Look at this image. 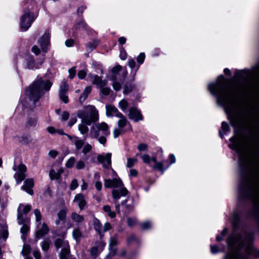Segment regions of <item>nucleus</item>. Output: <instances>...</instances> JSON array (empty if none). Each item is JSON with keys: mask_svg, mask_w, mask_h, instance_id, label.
<instances>
[{"mask_svg": "<svg viewBox=\"0 0 259 259\" xmlns=\"http://www.w3.org/2000/svg\"><path fill=\"white\" fill-rule=\"evenodd\" d=\"M208 89L216 98L217 104L224 108L232 126H237L240 119L236 96L241 92L240 84L227 83L224 76L221 75L215 82L208 84Z\"/></svg>", "mask_w": 259, "mask_h": 259, "instance_id": "obj_1", "label": "nucleus"}, {"mask_svg": "<svg viewBox=\"0 0 259 259\" xmlns=\"http://www.w3.org/2000/svg\"><path fill=\"white\" fill-rule=\"evenodd\" d=\"M254 163H239L238 196L253 202L259 199V168Z\"/></svg>", "mask_w": 259, "mask_h": 259, "instance_id": "obj_2", "label": "nucleus"}, {"mask_svg": "<svg viewBox=\"0 0 259 259\" xmlns=\"http://www.w3.org/2000/svg\"><path fill=\"white\" fill-rule=\"evenodd\" d=\"M252 238L250 233L239 235L233 233L230 235L227 241L230 252L225 259H248V255L252 253L253 249L251 245Z\"/></svg>", "mask_w": 259, "mask_h": 259, "instance_id": "obj_3", "label": "nucleus"}, {"mask_svg": "<svg viewBox=\"0 0 259 259\" xmlns=\"http://www.w3.org/2000/svg\"><path fill=\"white\" fill-rule=\"evenodd\" d=\"M52 83L48 80L39 78L34 81L26 90V98L23 105L30 109L34 108L36 103L43 96L45 92L50 90Z\"/></svg>", "mask_w": 259, "mask_h": 259, "instance_id": "obj_4", "label": "nucleus"}, {"mask_svg": "<svg viewBox=\"0 0 259 259\" xmlns=\"http://www.w3.org/2000/svg\"><path fill=\"white\" fill-rule=\"evenodd\" d=\"M104 186L107 188H113L112 195L114 199L119 200L121 196H125L128 194V191L119 178L104 180Z\"/></svg>", "mask_w": 259, "mask_h": 259, "instance_id": "obj_5", "label": "nucleus"}, {"mask_svg": "<svg viewBox=\"0 0 259 259\" xmlns=\"http://www.w3.org/2000/svg\"><path fill=\"white\" fill-rule=\"evenodd\" d=\"M77 116L81 119L83 123L87 125H91L92 122L99 119L98 111L95 107L92 105L86 106L82 110H78Z\"/></svg>", "mask_w": 259, "mask_h": 259, "instance_id": "obj_6", "label": "nucleus"}, {"mask_svg": "<svg viewBox=\"0 0 259 259\" xmlns=\"http://www.w3.org/2000/svg\"><path fill=\"white\" fill-rule=\"evenodd\" d=\"M119 120L117 121L118 128L114 129L113 134L114 138H117L120 135L125 133L126 132H132L133 128L130 122L122 113L117 117Z\"/></svg>", "mask_w": 259, "mask_h": 259, "instance_id": "obj_7", "label": "nucleus"}, {"mask_svg": "<svg viewBox=\"0 0 259 259\" xmlns=\"http://www.w3.org/2000/svg\"><path fill=\"white\" fill-rule=\"evenodd\" d=\"M35 18L32 12L29 10H25L23 15L21 17V29L22 31H26L31 26Z\"/></svg>", "mask_w": 259, "mask_h": 259, "instance_id": "obj_8", "label": "nucleus"}, {"mask_svg": "<svg viewBox=\"0 0 259 259\" xmlns=\"http://www.w3.org/2000/svg\"><path fill=\"white\" fill-rule=\"evenodd\" d=\"M54 245L57 250L62 247L60 253V258L65 259L66 254H69L70 253L68 242L63 238H57L54 241Z\"/></svg>", "mask_w": 259, "mask_h": 259, "instance_id": "obj_9", "label": "nucleus"}, {"mask_svg": "<svg viewBox=\"0 0 259 259\" xmlns=\"http://www.w3.org/2000/svg\"><path fill=\"white\" fill-rule=\"evenodd\" d=\"M230 141L231 143L229 145V147L235 150L240 157L242 156L245 153L242 140L239 137H232Z\"/></svg>", "mask_w": 259, "mask_h": 259, "instance_id": "obj_10", "label": "nucleus"}, {"mask_svg": "<svg viewBox=\"0 0 259 259\" xmlns=\"http://www.w3.org/2000/svg\"><path fill=\"white\" fill-rule=\"evenodd\" d=\"M14 170L16 171L14 177L17 184H20L25 178V172L26 171V167L23 163H19L18 165L15 164L13 166Z\"/></svg>", "mask_w": 259, "mask_h": 259, "instance_id": "obj_11", "label": "nucleus"}, {"mask_svg": "<svg viewBox=\"0 0 259 259\" xmlns=\"http://www.w3.org/2000/svg\"><path fill=\"white\" fill-rule=\"evenodd\" d=\"M31 209V206L29 204L23 205L21 203L17 209V220L19 225H22L25 223L23 214H27Z\"/></svg>", "mask_w": 259, "mask_h": 259, "instance_id": "obj_12", "label": "nucleus"}, {"mask_svg": "<svg viewBox=\"0 0 259 259\" xmlns=\"http://www.w3.org/2000/svg\"><path fill=\"white\" fill-rule=\"evenodd\" d=\"M128 118L135 122H138L143 120L142 114L136 107L133 106L130 108L128 114Z\"/></svg>", "mask_w": 259, "mask_h": 259, "instance_id": "obj_13", "label": "nucleus"}, {"mask_svg": "<svg viewBox=\"0 0 259 259\" xmlns=\"http://www.w3.org/2000/svg\"><path fill=\"white\" fill-rule=\"evenodd\" d=\"M88 77L92 80V83L96 85L97 88H100L105 87L107 83L106 79H102V78L98 75L90 73Z\"/></svg>", "mask_w": 259, "mask_h": 259, "instance_id": "obj_14", "label": "nucleus"}, {"mask_svg": "<svg viewBox=\"0 0 259 259\" xmlns=\"http://www.w3.org/2000/svg\"><path fill=\"white\" fill-rule=\"evenodd\" d=\"M68 91V85L67 82L65 80H63L62 82L61 85H60L59 95L60 99L64 103H67L68 102V98L66 95V94Z\"/></svg>", "mask_w": 259, "mask_h": 259, "instance_id": "obj_15", "label": "nucleus"}, {"mask_svg": "<svg viewBox=\"0 0 259 259\" xmlns=\"http://www.w3.org/2000/svg\"><path fill=\"white\" fill-rule=\"evenodd\" d=\"M96 126L97 129L95 133L96 138H98L100 136L101 131L103 132V134L105 136H108L110 134L108 125L106 123L103 122L100 123H97Z\"/></svg>", "mask_w": 259, "mask_h": 259, "instance_id": "obj_16", "label": "nucleus"}, {"mask_svg": "<svg viewBox=\"0 0 259 259\" xmlns=\"http://www.w3.org/2000/svg\"><path fill=\"white\" fill-rule=\"evenodd\" d=\"M119 244L118 235L115 234L110 237L109 240V254L112 256L116 254L117 248L116 246Z\"/></svg>", "mask_w": 259, "mask_h": 259, "instance_id": "obj_17", "label": "nucleus"}, {"mask_svg": "<svg viewBox=\"0 0 259 259\" xmlns=\"http://www.w3.org/2000/svg\"><path fill=\"white\" fill-rule=\"evenodd\" d=\"M64 172V170L60 167L59 164L54 165L49 172V176L51 180H58L60 178L61 175Z\"/></svg>", "mask_w": 259, "mask_h": 259, "instance_id": "obj_18", "label": "nucleus"}, {"mask_svg": "<svg viewBox=\"0 0 259 259\" xmlns=\"http://www.w3.org/2000/svg\"><path fill=\"white\" fill-rule=\"evenodd\" d=\"M37 230L36 231L35 237L37 239L42 238L47 235L49 232V228L48 225L44 223L41 224L39 223L37 226Z\"/></svg>", "mask_w": 259, "mask_h": 259, "instance_id": "obj_19", "label": "nucleus"}, {"mask_svg": "<svg viewBox=\"0 0 259 259\" xmlns=\"http://www.w3.org/2000/svg\"><path fill=\"white\" fill-rule=\"evenodd\" d=\"M50 34L49 31L47 30L39 40V44L44 52H46V48L50 44Z\"/></svg>", "mask_w": 259, "mask_h": 259, "instance_id": "obj_20", "label": "nucleus"}, {"mask_svg": "<svg viewBox=\"0 0 259 259\" xmlns=\"http://www.w3.org/2000/svg\"><path fill=\"white\" fill-rule=\"evenodd\" d=\"M121 114L118 109L111 105H106V114L107 117L119 116Z\"/></svg>", "mask_w": 259, "mask_h": 259, "instance_id": "obj_21", "label": "nucleus"}, {"mask_svg": "<svg viewBox=\"0 0 259 259\" xmlns=\"http://www.w3.org/2000/svg\"><path fill=\"white\" fill-rule=\"evenodd\" d=\"M34 186L33 180L32 179H27L24 182V185L22 186L21 189L26 191L28 194L32 195L33 191L32 188Z\"/></svg>", "mask_w": 259, "mask_h": 259, "instance_id": "obj_22", "label": "nucleus"}, {"mask_svg": "<svg viewBox=\"0 0 259 259\" xmlns=\"http://www.w3.org/2000/svg\"><path fill=\"white\" fill-rule=\"evenodd\" d=\"M73 202L77 204L79 209L81 210L84 208L87 204L84 195L81 193L77 194L75 196Z\"/></svg>", "mask_w": 259, "mask_h": 259, "instance_id": "obj_23", "label": "nucleus"}, {"mask_svg": "<svg viewBox=\"0 0 259 259\" xmlns=\"http://www.w3.org/2000/svg\"><path fill=\"white\" fill-rule=\"evenodd\" d=\"M25 60L26 64V68L29 69H34V68H37L35 65L34 58L31 55H26L25 56Z\"/></svg>", "mask_w": 259, "mask_h": 259, "instance_id": "obj_24", "label": "nucleus"}, {"mask_svg": "<svg viewBox=\"0 0 259 259\" xmlns=\"http://www.w3.org/2000/svg\"><path fill=\"white\" fill-rule=\"evenodd\" d=\"M9 233L8 226L6 224H0V240H6L8 237Z\"/></svg>", "mask_w": 259, "mask_h": 259, "instance_id": "obj_25", "label": "nucleus"}, {"mask_svg": "<svg viewBox=\"0 0 259 259\" xmlns=\"http://www.w3.org/2000/svg\"><path fill=\"white\" fill-rule=\"evenodd\" d=\"M149 166L151 167L154 170H157L163 172L164 170L167 168L169 165L164 166L163 165L162 163H148Z\"/></svg>", "mask_w": 259, "mask_h": 259, "instance_id": "obj_26", "label": "nucleus"}, {"mask_svg": "<svg viewBox=\"0 0 259 259\" xmlns=\"http://www.w3.org/2000/svg\"><path fill=\"white\" fill-rule=\"evenodd\" d=\"M70 218L72 220L76 223L77 225H79L82 223L84 220V217L82 215H80L75 212H73L70 215Z\"/></svg>", "mask_w": 259, "mask_h": 259, "instance_id": "obj_27", "label": "nucleus"}, {"mask_svg": "<svg viewBox=\"0 0 259 259\" xmlns=\"http://www.w3.org/2000/svg\"><path fill=\"white\" fill-rule=\"evenodd\" d=\"M92 91V87L89 86L87 87L84 90H83V93L80 95L79 98V102L80 103H82L87 99L88 97L89 94Z\"/></svg>", "mask_w": 259, "mask_h": 259, "instance_id": "obj_28", "label": "nucleus"}, {"mask_svg": "<svg viewBox=\"0 0 259 259\" xmlns=\"http://www.w3.org/2000/svg\"><path fill=\"white\" fill-rule=\"evenodd\" d=\"M52 245V241L49 238H46L41 242L40 246L42 251L47 252L51 245Z\"/></svg>", "mask_w": 259, "mask_h": 259, "instance_id": "obj_29", "label": "nucleus"}, {"mask_svg": "<svg viewBox=\"0 0 259 259\" xmlns=\"http://www.w3.org/2000/svg\"><path fill=\"white\" fill-rule=\"evenodd\" d=\"M93 224L94 229L97 232L99 235L101 234L102 225L99 219L96 217H93Z\"/></svg>", "mask_w": 259, "mask_h": 259, "instance_id": "obj_30", "label": "nucleus"}, {"mask_svg": "<svg viewBox=\"0 0 259 259\" xmlns=\"http://www.w3.org/2000/svg\"><path fill=\"white\" fill-rule=\"evenodd\" d=\"M99 162H111V153H103L98 156Z\"/></svg>", "mask_w": 259, "mask_h": 259, "instance_id": "obj_31", "label": "nucleus"}, {"mask_svg": "<svg viewBox=\"0 0 259 259\" xmlns=\"http://www.w3.org/2000/svg\"><path fill=\"white\" fill-rule=\"evenodd\" d=\"M73 144H74L75 148L77 150H80L85 144L84 140L76 136H74V141Z\"/></svg>", "mask_w": 259, "mask_h": 259, "instance_id": "obj_32", "label": "nucleus"}, {"mask_svg": "<svg viewBox=\"0 0 259 259\" xmlns=\"http://www.w3.org/2000/svg\"><path fill=\"white\" fill-rule=\"evenodd\" d=\"M72 236L76 241L80 240L82 237V233L79 228H76L73 230Z\"/></svg>", "mask_w": 259, "mask_h": 259, "instance_id": "obj_33", "label": "nucleus"}, {"mask_svg": "<svg viewBox=\"0 0 259 259\" xmlns=\"http://www.w3.org/2000/svg\"><path fill=\"white\" fill-rule=\"evenodd\" d=\"M68 210L66 208H64L59 211L57 214L58 219L60 221H64L67 217Z\"/></svg>", "mask_w": 259, "mask_h": 259, "instance_id": "obj_34", "label": "nucleus"}, {"mask_svg": "<svg viewBox=\"0 0 259 259\" xmlns=\"http://www.w3.org/2000/svg\"><path fill=\"white\" fill-rule=\"evenodd\" d=\"M127 201V200H125L121 202V204L123 207L125 212L129 213L133 210L134 206L132 204H126Z\"/></svg>", "mask_w": 259, "mask_h": 259, "instance_id": "obj_35", "label": "nucleus"}, {"mask_svg": "<svg viewBox=\"0 0 259 259\" xmlns=\"http://www.w3.org/2000/svg\"><path fill=\"white\" fill-rule=\"evenodd\" d=\"M103 209L111 218H114L116 217L115 212L114 211H111L110 206L105 205L103 206Z\"/></svg>", "mask_w": 259, "mask_h": 259, "instance_id": "obj_36", "label": "nucleus"}, {"mask_svg": "<svg viewBox=\"0 0 259 259\" xmlns=\"http://www.w3.org/2000/svg\"><path fill=\"white\" fill-rule=\"evenodd\" d=\"M138 223V221L136 217H128L127 218V224L128 227H133Z\"/></svg>", "mask_w": 259, "mask_h": 259, "instance_id": "obj_37", "label": "nucleus"}, {"mask_svg": "<svg viewBox=\"0 0 259 259\" xmlns=\"http://www.w3.org/2000/svg\"><path fill=\"white\" fill-rule=\"evenodd\" d=\"M118 106L123 112H125L128 106V103L125 99H122L119 102Z\"/></svg>", "mask_w": 259, "mask_h": 259, "instance_id": "obj_38", "label": "nucleus"}, {"mask_svg": "<svg viewBox=\"0 0 259 259\" xmlns=\"http://www.w3.org/2000/svg\"><path fill=\"white\" fill-rule=\"evenodd\" d=\"M87 124L83 123L82 121L81 123L78 125V128L81 134L83 135L88 132L89 128L87 127Z\"/></svg>", "mask_w": 259, "mask_h": 259, "instance_id": "obj_39", "label": "nucleus"}, {"mask_svg": "<svg viewBox=\"0 0 259 259\" xmlns=\"http://www.w3.org/2000/svg\"><path fill=\"white\" fill-rule=\"evenodd\" d=\"M112 229V226L109 222H106L104 224V226L102 227L101 234L100 235L102 237L104 233Z\"/></svg>", "mask_w": 259, "mask_h": 259, "instance_id": "obj_40", "label": "nucleus"}, {"mask_svg": "<svg viewBox=\"0 0 259 259\" xmlns=\"http://www.w3.org/2000/svg\"><path fill=\"white\" fill-rule=\"evenodd\" d=\"M111 80L113 81V82L112 83V87H113V89L114 90H115L116 91H119L121 89V84L119 82L116 81L115 80V77L112 76L111 78Z\"/></svg>", "mask_w": 259, "mask_h": 259, "instance_id": "obj_41", "label": "nucleus"}, {"mask_svg": "<svg viewBox=\"0 0 259 259\" xmlns=\"http://www.w3.org/2000/svg\"><path fill=\"white\" fill-rule=\"evenodd\" d=\"M37 123V119L35 118H29L26 123L27 127L35 126Z\"/></svg>", "mask_w": 259, "mask_h": 259, "instance_id": "obj_42", "label": "nucleus"}, {"mask_svg": "<svg viewBox=\"0 0 259 259\" xmlns=\"http://www.w3.org/2000/svg\"><path fill=\"white\" fill-rule=\"evenodd\" d=\"M145 59V55L144 53H141L137 58V61L138 62V63L139 64L138 66V69H139L140 65L142 64L144 61V60Z\"/></svg>", "mask_w": 259, "mask_h": 259, "instance_id": "obj_43", "label": "nucleus"}, {"mask_svg": "<svg viewBox=\"0 0 259 259\" xmlns=\"http://www.w3.org/2000/svg\"><path fill=\"white\" fill-rule=\"evenodd\" d=\"M33 213L35 217V221L38 224L39 223H40V221H41L42 218L40 211L38 209H35L33 210Z\"/></svg>", "mask_w": 259, "mask_h": 259, "instance_id": "obj_44", "label": "nucleus"}, {"mask_svg": "<svg viewBox=\"0 0 259 259\" xmlns=\"http://www.w3.org/2000/svg\"><path fill=\"white\" fill-rule=\"evenodd\" d=\"M87 26H87V24L85 23V22L83 20H82L80 22L77 23L75 25V29H87Z\"/></svg>", "mask_w": 259, "mask_h": 259, "instance_id": "obj_45", "label": "nucleus"}, {"mask_svg": "<svg viewBox=\"0 0 259 259\" xmlns=\"http://www.w3.org/2000/svg\"><path fill=\"white\" fill-rule=\"evenodd\" d=\"M134 86L130 84H126L124 87L123 93L124 94H127L131 92L133 89Z\"/></svg>", "mask_w": 259, "mask_h": 259, "instance_id": "obj_46", "label": "nucleus"}, {"mask_svg": "<svg viewBox=\"0 0 259 259\" xmlns=\"http://www.w3.org/2000/svg\"><path fill=\"white\" fill-rule=\"evenodd\" d=\"M140 227L142 230H148L151 228L152 224L149 221H146L140 224Z\"/></svg>", "mask_w": 259, "mask_h": 259, "instance_id": "obj_47", "label": "nucleus"}, {"mask_svg": "<svg viewBox=\"0 0 259 259\" xmlns=\"http://www.w3.org/2000/svg\"><path fill=\"white\" fill-rule=\"evenodd\" d=\"M82 152L84 154H86L90 152L92 149V146L89 143H85L82 147Z\"/></svg>", "mask_w": 259, "mask_h": 259, "instance_id": "obj_48", "label": "nucleus"}, {"mask_svg": "<svg viewBox=\"0 0 259 259\" xmlns=\"http://www.w3.org/2000/svg\"><path fill=\"white\" fill-rule=\"evenodd\" d=\"M98 249L97 246L93 247L92 248H91V249L90 250L91 255L94 259H95L97 257V256H98Z\"/></svg>", "mask_w": 259, "mask_h": 259, "instance_id": "obj_49", "label": "nucleus"}, {"mask_svg": "<svg viewBox=\"0 0 259 259\" xmlns=\"http://www.w3.org/2000/svg\"><path fill=\"white\" fill-rule=\"evenodd\" d=\"M100 89V93L104 96L108 95L110 93V89L108 87H102L99 88Z\"/></svg>", "mask_w": 259, "mask_h": 259, "instance_id": "obj_50", "label": "nucleus"}, {"mask_svg": "<svg viewBox=\"0 0 259 259\" xmlns=\"http://www.w3.org/2000/svg\"><path fill=\"white\" fill-rule=\"evenodd\" d=\"M98 45L97 41L95 40H93L92 41L89 42L87 44V47L90 50V51H93L95 49Z\"/></svg>", "mask_w": 259, "mask_h": 259, "instance_id": "obj_51", "label": "nucleus"}, {"mask_svg": "<svg viewBox=\"0 0 259 259\" xmlns=\"http://www.w3.org/2000/svg\"><path fill=\"white\" fill-rule=\"evenodd\" d=\"M78 187V181L76 179H74L72 180L70 185V189L71 190H74Z\"/></svg>", "mask_w": 259, "mask_h": 259, "instance_id": "obj_52", "label": "nucleus"}, {"mask_svg": "<svg viewBox=\"0 0 259 259\" xmlns=\"http://www.w3.org/2000/svg\"><path fill=\"white\" fill-rule=\"evenodd\" d=\"M20 141L23 144H27L30 141V138L28 136H23L21 137Z\"/></svg>", "mask_w": 259, "mask_h": 259, "instance_id": "obj_53", "label": "nucleus"}, {"mask_svg": "<svg viewBox=\"0 0 259 259\" xmlns=\"http://www.w3.org/2000/svg\"><path fill=\"white\" fill-rule=\"evenodd\" d=\"M69 75V77L70 79H72L75 76L76 74V67H73L68 70Z\"/></svg>", "mask_w": 259, "mask_h": 259, "instance_id": "obj_54", "label": "nucleus"}, {"mask_svg": "<svg viewBox=\"0 0 259 259\" xmlns=\"http://www.w3.org/2000/svg\"><path fill=\"white\" fill-rule=\"evenodd\" d=\"M121 69L122 66L120 65H117L112 68L111 71L113 74H117L121 70Z\"/></svg>", "mask_w": 259, "mask_h": 259, "instance_id": "obj_55", "label": "nucleus"}, {"mask_svg": "<svg viewBox=\"0 0 259 259\" xmlns=\"http://www.w3.org/2000/svg\"><path fill=\"white\" fill-rule=\"evenodd\" d=\"M86 75L87 72L84 70H81L78 72L77 76L79 79H82L84 78Z\"/></svg>", "mask_w": 259, "mask_h": 259, "instance_id": "obj_56", "label": "nucleus"}, {"mask_svg": "<svg viewBox=\"0 0 259 259\" xmlns=\"http://www.w3.org/2000/svg\"><path fill=\"white\" fill-rule=\"evenodd\" d=\"M222 130L223 131L224 133L227 132L229 131V126L228 123L226 122H223L222 123L221 126Z\"/></svg>", "mask_w": 259, "mask_h": 259, "instance_id": "obj_57", "label": "nucleus"}, {"mask_svg": "<svg viewBox=\"0 0 259 259\" xmlns=\"http://www.w3.org/2000/svg\"><path fill=\"white\" fill-rule=\"evenodd\" d=\"M30 252V247L29 246H24L22 251L24 255H28Z\"/></svg>", "mask_w": 259, "mask_h": 259, "instance_id": "obj_58", "label": "nucleus"}, {"mask_svg": "<svg viewBox=\"0 0 259 259\" xmlns=\"http://www.w3.org/2000/svg\"><path fill=\"white\" fill-rule=\"evenodd\" d=\"M128 65L131 68L134 69L136 67V63L133 59H129L128 60Z\"/></svg>", "mask_w": 259, "mask_h": 259, "instance_id": "obj_59", "label": "nucleus"}, {"mask_svg": "<svg viewBox=\"0 0 259 259\" xmlns=\"http://www.w3.org/2000/svg\"><path fill=\"white\" fill-rule=\"evenodd\" d=\"M147 145L146 144L141 143L138 146V149L140 151H145L147 149Z\"/></svg>", "mask_w": 259, "mask_h": 259, "instance_id": "obj_60", "label": "nucleus"}, {"mask_svg": "<svg viewBox=\"0 0 259 259\" xmlns=\"http://www.w3.org/2000/svg\"><path fill=\"white\" fill-rule=\"evenodd\" d=\"M211 252L213 254L217 253L220 251V249L217 245L210 246Z\"/></svg>", "mask_w": 259, "mask_h": 259, "instance_id": "obj_61", "label": "nucleus"}, {"mask_svg": "<svg viewBox=\"0 0 259 259\" xmlns=\"http://www.w3.org/2000/svg\"><path fill=\"white\" fill-rule=\"evenodd\" d=\"M74 44V41L73 39H67L65 42V44L66 46L67 47H71L73 46Z\"/></svg>", "mask_w": 259, "mask_h": 259, "instance_id": "obj_62", "label": "nucleus"}, {"mask_svg": "<svg viewBox=\"0 0 259 259\" xmlns=\"http://www.w3.org/2000/svg\"><path fill=\"white\" fill-rule=\"evenodd\" d=\"M126 53L123 48L120 49V57L122 60H124L126 58Z\"/></svg>", "mask_w": 259, "mask_h": 259, "instance_id": "obj_63", "label": "nucleus"}, {"mask_svg": "<svg viewBox=\"0 0 259 259\" xmlns=\"http://www.w3.org/2000/svg\"><path fill=\"white\" fill-rule=\"evenodd\" d=\"M29 228L27 225H24L21 228L20 232L22 234H25L28 232V231H29Z\"/></svg>", "mask_w": 259, "mask_h": 259, "instance_id": "obj_64", "label": "nucleus"}]
</instances>
